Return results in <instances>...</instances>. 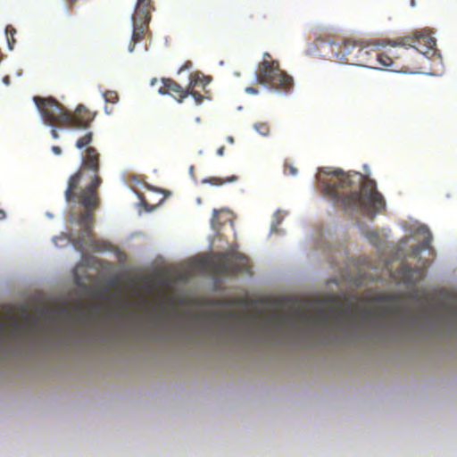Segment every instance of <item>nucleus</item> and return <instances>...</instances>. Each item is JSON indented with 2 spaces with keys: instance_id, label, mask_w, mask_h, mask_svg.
<instances>
[{
  "instance_id": "obj_1",
  "label": "nucleus",
  "mask_w": 457,
  "mask_h": 457,
  "mask_svg": "<svg viewBox=\"0 0 457 457\" xmlns=\"http://www.w3.org/2000/svg\"><path fill=\"white\" fill-rule=\"evenodd\" d=\"M94 134L87 131L76 141V147H86L81 158L79 170L70 177L68 187L65 190V198L68 202H75L84 207V211L78 219L81 227V233L75 237H71L76 249L82 251L86 247L94 249L104 248L105 243L95 238L93 234L94 214L92 209L97 207L99 197L97 187L102 183L100 177V154L97 149L91 146Z\"/></svg>"
},
{
  "instance_id": "obj_2",
  "label": "nucleus",
  "mask_w": 457,
  "mask_h": 457,
  "mask_svg": "<svg viewBox=\"0 0 457 457\" xmlns=\"http://www.w3.org/2000/svg\"><path fill=\"white\" fill-rule=\"evenodd\" d=\"M323 193L337 201L346 210H359L374 217L386 206L376 182L359 172L345 173L339 169L320 168L317 175Z\"/></svg>"
},
{
  "instance_id": "obj_3",
  "label": "nucleus",
  "mask_w": 457,
  "mask_h": 457,
  "mask_svg": "<svg viewBox=\"0 0 457 457\" xmlns=\"http://www.w3.org/2000/svg\"><path fill=\"white\" fill-rule=\"evenodd\" d=\"M279 306H287L288 311L278 312L271 310L266 315V321L270 324L279 326L293 325L296 320H301L313 326H325L330 320L352 319L353 310L340 303L334 299H323L315 307L316 313H309L304 306L290 299H283L278 302Z\"/></svg>"
},
{
  "instance_id": "obj_4",
  "label": "nucleus",
  "mask_w": 457,
  "mask_h": 457,
  "mask_svg": "<svg viewBox=\"0 0 457 457\" xmlns=\"http://www.w3.org/2000/svg\"><path fill=\"white\" fill-rule=\"evenodd\" d=\"M372 44L376 45L377 42H372ZM370 45H371V42L366 44L362 40L348 38L344 41L343 45L326 42L322 47L328 48L331 51V53H324V55L330 60L369 67V65L377 64L370 57L373 49H369Z\"/></svg>"
},
{
  "instance_id": "obj_5",
  "label": "nucleus",
  "mask_w": 457,
  "mask_h": 457,
  "mask_svg": "<svg viewBox=\"0 0 457 457\" xmlns=\"http://www.w3.org/2000/svg\"><path fill=\"white\" fill-rule=\"evenodd\" d=\"M417 37H413L410 35L400 36L395 39H386L382 44H387L391 46H402L403 47L401 53L394 50H388L387 52H378L377 49H373L371 52V59L376 62V65H369L368 68L372 69H386L387 68L393 71H403L408 69V63L404 56V53L409 47H415V42Z\"/></svg>"
},
{
  "instance_id": "obj_6",
  "label": "nucleus",
  "mask_w": 457,
  "mask_h": 457,
  "mask_svg": "<svg viewBox=\"0 0 457 457\" xmlns=\"http://www.w3.org/2000/svg\"><path fill=\"white\" fill-rule=\"evenodd\" d=\"M255 79L259 84L286 93L292 89L294 84L293 78L280 68L278 61L272 59L269 53H264L262 62L258 63Z\"/></svg>"
},
{
  "instance_id": "obj_7",
  "label": "nucleus",
  "mask_w": 457,
  "mask_h": 457,
  "mask_svg": "<svg viewBox=\"0 0 457 457\" xmlns=\"http://www.w3.org/2000/svg\"><path fill=\"white\" fill-rule=\"evenodd\" d=\"M255 79L259 84L286 93L292 89L294 84L293 78L280 68L278 61L272 59L269 53H264L262 62L258 63Z\"/></svg>"
},
{
  "instance_id": "obj_8",
  "label": "nucleus",
  "mask_w": 457,
  "mask_h": 457,
  "mask_svg": "<svg viewBox=\"0 0 457 457\" xmlns=\"http://www.w3.org/2000/svg\"><path fill=\"white\" fill-rule=\"evenodd\" d=\"M373 300L381 304H377L371 310L366 311V315L369 317H377L381 320H393L404 314V308L396 294L378 293Z\"/></svg>"
},
{
  "instance_id": "obj_9",
  "label": "nucleus",
  "mask_w": 457,
  "mask_h": 457,
  "mask_svg": "<svg viewBox=\"0 0 457 457\" xmlns=\"http://www.w3.org/2000/svg\"><path fill=\"white\" fill-rule=\"evenodd\" d=\"M212 269L217 275L235 276L249 270V259L239 253H220Z\"/></svg>"
},
{
  "instance_id": "obj_10",
  "label": "nucleus",
  "mask_w": 457,
  "mask_h": 457,
  "mask_svg": "<svg viewBox=\"0 0 457 457\" xmlns=\"http://www.w3.org/2000/svg\"><path fill=\"white\" fill-rule=\"evenodd\" d=\"M33 100L46 123L66 126L70 119V111L65 109L56 99L51 96L45 98L36 96Z\"/></svg>"
},
{
  "instance_id": "obj_11",
  "label": "nucleus",
  "mask_w": 457,
  "mask_h": 457,
  "mask_svg": "<svg viewBox=\"0 0 457 457\" xmlns=\"http://www.w3.org/2000/svg\"><path fill=\"white\" fill-rule=\"evenodd\" d=\"M91 308L90 304H86L80 299L76 298L72 301L71 304L66 302L57 303L49 310V315L54 318L79 323L87 319Z\"/></svg>"
},
{
  "instance_id": "obj_12",
  "label": "nucleus",
  "mask_w": 457,
  "mask_h": 457,
  "mask_svg": "<svg viewBox=\"0 0 457 457\" xmlns=\"http://www.w3.org/2000/svg\"><path fill=\"white\" fill-rule=\"evenodd\" d=\"M209 83L210 79L200 72L195 71L190 73L189 82L187 87L188 96H192L196 104H201L205 98H208L207 94L209 92L205 87Z\"/></svg>"
},
{
  "instance_id": "obj_13",
  "label": "nucleus",
  "mask_w": 457,
  "mask_h": 457,
  "mask_svg": "<svg viewBox=\"0 0 457 457\" xmlns=\"http://www.w3.org/2000/svg\"><path fill=\"white\" fill-rule=\"evenodd\" d=\"M95 113L87 110L84 105L79 104L74 112H70V119L66 127L85 129L89 126L95 118Z\"/></svg>"
},
{
  "instance_id": "obj_14",
  "label": "nucleus",
  "mask_w": 457,
  "mask_h": 457,
  "mask_svg": "<svg viewBox=\"0 0 457 457\" xmlns=\"http://www.w3.org/2000/svg\"><path fill=\"white\" fill-rule=\"evenodd\" d=\"M162 86L158 89V92L162 95H170L179 103H181L188 96L187 87H183L170 78H162Z\"/></svg>"
},
{
  "instance_id": "obj_15",
  "label": "nucleus",
  "mask_w": 457,
  "mask_h": 457,
  "mask_svg": "<svg viewBox=\"0 0 457 457\" xmlns=\"http://www.w3.org/2000/svg\"><path fill=\"white\" fill-rule=\"evenodd\" d=\"M398 274L404 284H414L423 275L422 269L420 267H411L408 263H403L398 269Z\"/></svg>"
},
{
  "instance_id": "obj_16",
  "label": "nucleus",
  "mask_w": 457,
  "mask_h": 457,
  "mask_svg": "<svg viewBox=\"0 0 457 457\" xmlns=\"http://www.w3.org/2000/svg\"><path fill=\"white\" fill-rule=\"evenodd\" d=\"M150 21H145L141 17L133 15V33H132V43L129 44V50L132 52L134 50L137 42L140 41L145 34L147 25Z\"/></svg>"
},
{
  "instance_id": "obj_17",
  "label": "nucleus",
  "mask_w": 457,
  "mask_h": 457,
  "mask_svg": "<svg viewBox=\"0 0 457 457\" xmlns=\"http://www.w3.org/2000/svg\"><path fill=\"white\" fill-rule=\"evenodd\" d=\"M152 4L151 0H137L134 15L141 17L145 21L151 20Z\"/></svg>"
},
{
  "instance_id": "obj_18",
  "label": "nucleus",
  "mask_w": 457,
  "mask_h": 457,
  "mask_svg": "<svg viewBox=\"0 0 457 457\" xmlns=\"http://www.w3.org/2000/svg\"><path fill=\"white\" fill-rule=\"evenodd\" d=\"M431 243V236L428 235L420 243L414 245L411 248V255L418 256L420 252L429 247Z\"/></svg>"
},
{
  "instance_id": "obj_19",
  "label": "nucleus",
  "mask_w": 457,
  "mask_h": 457,
  "mask_svg": "<svg viewBox=\"0 0 457 457\" xmlns=\"http://www.w3.org/2000/svg\"><path fill=\"white\" fill-rule=\"evenodd\" d=\"M5 33H6L8 46L12 50L13 48L14 44L16 43V40L14 38V34L16 33V29L12 26L8 25L5 29Z\"/></svg>"
},
{
  "instance_id": "obj_20",
  "label": "nucleus",
  "mask_w": 457,
  "mask_h": 457,
  "mask_svg": "<svg viewBox=\"0 0 457 457\" xmlns=\"http://www.w3.org/2000/svg\"><path fill=\"white\" fill-rule=\"evenodd\" d=\"M255 130L262 136H268L270 131V128L268 122L260 121L253 125Z\"/></svg>"
},
{
  "instance_id": "obj_21",
  "label": "nucleus",
  "mask_w": 457,
  "mask_h": 457,
  "mask_svg": "<svg viewBox=\"0 0 457 457\" xmlns=\"http://www.w3.org/2000/svg\"><path fill=\"white\" fill-rule=\"evenodd\" d=\"M104 97L106 102L115 104L119 100V95L114 90H107L104 93Z\"/></svg>"
},
{
  "instance_id": "obj_22",
  "label": "nucleus",
  "mask_w": 457,
  "mask_h": 457,
  "mask_svg": "<svg viewBox=\"0 0 457 457\" xmlns=\"http://www.w3.org/2000/svg\"><path fill=\"white\" fill-rule=\"evenodd\" d=\"M236 179H237L236 176H231V177H227V178L212 177L209 179V181L214 185H221L225 182L234 181Z\"/></svg>"
},
{
  "instance_id": "obj_23",
  "label": "nucleus",
  "mask_w": 457,
  "mask_h": 457,
  "mask_svg": "<svg viewBox=\"0 0 457 457\" xmlns=\"http://www.w3.org/2000/svg\"><path fill=\"white\" fill-rule=\"evenodd\" d=\"M220 211H217V210H214L213 211V213H212V224L213 226V228H217V225H220V222L219 221V214H220Z\"/></svg>"
},
{
  "instance_id": "obj_24",
  "label": "nucleus",
  "mask_w": 457,
  "mask_h": 457,
  "mask_svg": "<svg viewBox=\"0 0 457 457\" xmlns=\"http://www.w3.org/2000/svg\"><path fill=\"white\" fill-rule=\"evenodd\" d=\"M366 237L372 242L375 243V241L378 237V233L376 230H369L366 232Z\"/></svg>"
},
{
  "instance_id": "obj_25",
  "label": "nucleus",
  "mask_w": 457,
  "mask_h": 457,
  "mask_svg": "<svg viewBox=\"0 0 457 457\" xmlns=\"http://www.w3.org/2000/svg\"><path fill=\"white\" fill-rule=\"evenodd\" d=\"M285 167L287 170H288V173L290 175H296L297 174V169L294 167L291 163L286 162Z\"/></svg>"
},
{
  "instance_id": "obj_26",
  "label": "nucleus",
  "mask_w": 457,
  "mask_h": 457,
  "mask_svg": "<svg viewBox=\"0 0 457 457\" xmlns=\"http://www.w3.org/2000/svg\"><path fill=\"white\" fill-rule=\"evenodd\" d=\"M245 92L248 93V94H258L259 93V89L256 88V87H245Z\"/></svg>"
},
{
  "instance_id": "obj_27",
  "label": "nucleus",
  "mask_w": 457,
  "mask_h": 457,
  "mask_svg": "<svg viewBox=\"0 0 457 457\" xmlns=\"http://www.w3.org/2000/svg\"><path fill=\"white\" fill-rule=\"evenodd\" d=\"M191 66H192L191 61H187L186 62H184L182 64V66L180 67L179 71L190 69Z\"/></svg>"
},
{
  "instance_id": "obj_28",
  "label": "nucleus",
  "mask_w": 457,
  "mask_h": 457,
  "mask_svg": "<svg viewBox=\"0 0 457 457\" xmlns=\"http://www.w3.org/2000/svg\"><path fill=\"white\" fill-rule=\"evenodd\" d=\"M52 151L54 152V154L56 155H59L62 154V148L58 145H54L52 146Z\"/></svg>"
},
{
  "instance_id": "obj_29",
  "label": "nucleus",
  "mask_w": 457,
  "mask_h": 457,
  "mask_svg": "<svg viewBox=\"0 0 457 457\" xmlns=\"http://www.w3.org/2000/svg\"><path fill=\"white\" fill-rule=\"evenodd\" d=\"M51 135H52V137H53L54 138H58V137H59V133H58L57 129H54V128H53V129H51Z\"/></svg>"
},
{
  "instance_id": "obj_30",
  "label": "nucleus",
  "mask_w": 457,
  "mask_h": 457,
  "mask_svg": "<svg viewBox=\"0 0 457 457\" xmlns=\"http://www.w3.org/2000/svg\"><path fill=\"white\" fill-rule=\"evenodd\" d=\"M3 82H4L6 86H9V85H10V83H11L10 76L5 75V76L3 78Z\"/></svg>"
},
{
  "instance_id": "obj_31",
  "label": "nucleus",
  "mask_w": 457,
  "mask_h": 457,
  "mask_svg": "<svg viewBox=\"0 0 457 457\" xmlns=\"http://www.w3.org/2000/svg\"><path fill=\"white\" fill-rule=\"evenodd\" d=\"M224 151H225V146L221 145L220 147H219L217 149V154L220 156H222L224 154Z\"/></svg>"
},
{
  "instance_id": "obj_32",
  "label": "nucleus",
  "mask_w": 457,
  "mask_h": 457,
  "mask_svg": "<svg viewBox=\"0 0 457 457\" xmlns=\"http://www.w3.org/2000/svg\"><path fill=\"white\" fill-rule=\"evenodd\" d=\"M227 140H228V142H229L230 144H233V143H234V138H233V137H232V136H228V137H227Z\"/></svg>"
},
{
  "instance_id": "obj_33",
  "label": "nucleus",
  "mask_w": 457,
  "mask_h": 457,
  "mask_svg": "<svg viewBox=\"0 0 457 457\" xmlns=\"http://www.w3.org/2000/svg\"><path fill=\"white\" fill-rule=\"evenodd\" d=\"M410 3H411V5L412 7H414V6L416 5V1H415V0H411V2H410Z\"/></svg>"
},
{
  "instance_id": "obj_34",
  "label": "nucleus",
  "mask_w": 457,
  "mask_h": 457,
  "mask_svg": "<svg viewBox=\"0 0 457 457\" xmlns=\"http://www.w3.org/2000/svg\"><path fill=\"white\" fill-rule=\"evenodd\" d=\"M234 315H235L234 312L231 311V312H228V317H233Z\"/></svg>"
},
{
  "instance_id": "obj_35",
  "label": "nucleus",
  "mask_w": 457,
  "mask_h": 457,
  "mask_svg": "<svg viewBox=\"0 0 457 457\" xmlns=\"http://www.w3.org/2000/svg\"><path fill=\"white\" fill-rule=\"evenodd\" d=\"M156 81H157V79L154 78L152 79L151 84L154 85Z\"/></svg>"
},
{
  "instance_id": "obj_36",
  "label": "nucleus",
  "mask_w": 457,
  "mask_h": 457,
  "mask_svg": "<svg viewBox=\"0 0 457 457\" xmlns=\"http://www.w3.org/2000/svg\"><path fill=\"white\" fill-rule=\"evenodd\" d=\"M197 89L202 91V89H201V85H198V86H197Z\"/></svg>"
},
{
  "instance_id": "obj_37",
  "label": "nucleus",
  "mask_w": 457,
  "mask_h": 457,
  "mask_svg": "<svg viewBox=\"0 0 457 457\" xmlns=\"http://www.w3.org/2000/svg\"><path fill=\"white\" fill-rule=\"evenodd\" d=\"M0 214H1L2 216H4V212H0Z\"/></svg>"
},
{
  "instance_id": "obj_38",
  "label": "nucleus",
  "mask_w": 457,
  "mask_h": 457,
  "mask_svg": "<svg viewBox=\"0 0 457 457\" xmlns=\"http://www.w3.org/2000/svg\"><path fill=\"white\" fill-rule=\"evenodd\" d=\"M75 1H76V0H71V2H72V3H73V2H75Z\"/></svg>"
},
{
  "instance_id": "obj_39",
  "label": "nucleus",
  "mask_w": 457,
  "mask_h": 457,
  "mask_svg": "<svg viewBox=\"0 0 457 457\" xmlns=\"http://www.w3.org/2000/svg\"><path fill=\"white\" fill-rule=\"evenodd\" d=\"M2 330V327H0V331Z\"/></svg>"
}]
</instances>
